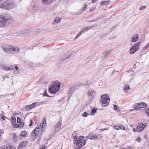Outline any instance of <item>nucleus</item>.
<instances>
[{
	"label": "nucleus",
	"mask_w": 149,
	"mask_h": 149,
	"mask_svg": "<svg viewBox=\"0 0 149 149\" xmlns=\"http://www.w3.org/2000/svg\"><path fill=\"white\" fill-rule=\"evenodd\" d=\"M35 131H34V130H33L31 134V137H33L34 139H36L39 136L38 134L35 133Z\"/></svg>",
	"instance_id": "nucleus-13"
},
{
	"label": "nucleus",
	"mask_w": 149,
	"mask_h": 149,
	"mask_svg": "<svg viewBox=\"0 0 149 149\" xmlns=\"http://www.w3.org/2000/svg\"><path fill=\"white\" fill-rule=\"evenodd\" d=\"M41 128V125L40 124V125H38L37 127L34 129V131H36V130H40Z\"/></svg>",
	"instance_id": "nucleus-32"
},
{
	"label": "nucleus",
	"mask_w": 149,
	"mask_h": 149,
	"mask_svg": "<svg viewBox=\"0 0 149 149\" xmlns=\"http://www.w3.org/2000/svg\"><path fill=\"white\" fill-rule=\"evenodd\" d=\"M92 0V3H94L96 1H97L98 0Z\"/></svg>",
	"instance_id": "nucleus-63"
},
{
	"label": "nucleus",
	"mask_w": 149,
	"mask_h": 149,
	"mask_svg": "<svg viewBox=\"0 0 149 149\" xmlns=\"http://www.w3.org/2000/svg\"><path fill=\"white\" fill-rule=\"evenodd\" d=\"M9 147L10 148H8V149H15V148L14 147H11L10 146H9Z\"/></svg>",
	"instance_id": "nucleus-61"
},
{
	"label": "nucleus",
	"mask_w": 149,
	"mask_h": 149,
	"mask_svg": "<svg viewBox=\"0 0 149 149\" xmlns=\"http://www.w3.org/2000/svg\"><path fill=\"white\" fill-rule=\"evenodd\" d=\"M27 134V132L26 131H22L20 134V136H23L25 137Z\"/></svg>",
	"instance_id": "nucleus-23"
},
{
	"label": "nucleus",
	"mask_w": 149,
	"mask_h": 149,
	"mask_svg": "<svg viewBox=\"0 0 149 149\" xmlns=\"http://www.w3.org/2000/svg\"><path fill=\"white\" fill-rule=\"evenodd\" d=\"M6 77H8V76H7L6 75L5 76H3V80H4L5 79V78H6Z\"/></svg>",
	"instance_id": "nucleus-62"
},
{
	"label": "nucleus",
	"mask_w": 149,
	"mask_h": 149,
	"mask_svg": "<svg viewBox=\"0 0 149 149\" xmlns=\"http://www.w3.org/2000/svg\"><path fill=\"white\" fill-rule=\"evenodd\" d=\"M101 102L102 103L104 104H106L105 106L108 105L109 102L110 98L108 95L105 94L102 95L101 97Z\"/></svg>",
	"instance_id": "nucleus-4"
},
{
	"label": "nucleus",
	"mask_w": 149,
	"mask_h": 149,
	"mask_svg": "<svg viewBox=\"0 0 149 149\" xmlns=\"http://www.w3.org/2000/svg\"><path fill=\"white\" fill-rule=\"evenodd\" d=\"M110 2V1L109 0L103 1L100 3V5L102 6L107 5H109Z\"/></svg>",
	"instance_id": "nucleus-18"
},
{
	"label": "nucleus",
	"mask_w": 149,
	"mask_h": 149,
	"mask_svg": "<svg viewBox=\"0 0 149 149\" xmlns=\"http://www.w3.org/2000/svg\"><path fill=\"white\" fill-rule=\"evenodd\" d=\"M83 146L84 144H82V143H81L79 146V149H80Z\"/></svg>",
	"instance_id": "nucleus-55"
},
{
	"label": "nucleus",
	"mask_w": 149,
	"mask_h": 149,
	"mask_svg": "<svg viewBox=\"0 0 149 149\" xmlns=\"http://www.w3.org/2000/svg\"><path fill=\"white\" fill-rule=\"evenodd\" d=\"M110 51L106 52L103 53V55L104 56H107L108 54H109L110 53Z\"/></svg>",
	"instance_id": "nucleus-35"
},
{
	"label": "nucleus",
	"mask_w": 149,
	"mask_h": 149,
	"mask_svg": "<svg viewBox=\"0 0 149 149\" xmlns=\"http://www.w3.org/2000/svg\"><path fill=\"white\" fill-rule=\"evenodd\" d=\"M88 116V113L86 112H84L82 115V116L84 117H86Z\"/></svg>",
	"instance_id": "nucleus-40"
},
{
	"label": "nucleus",
	"mask_w": 149,
	"mask_h": 149,
	"mask_svg": "<svg viewBox=\"0 0 149 149\" xmlns=\"http://www.w3.org/2000/svg\"><path fill=\"white\" fill-rule=\"evenodd\" d=\"M97 111V109H95L94 108L93 109L91 112L90 115H94L95 114V113H96V111Z\"/></svg>",
	"instance_id": "nucleus-25"
},
{
	"label": "nucleus",
	"mask_w": 149,
	"mask_h": 149,
	"mask_svg": "<svg viewBox=\"0 0 149 149\" xmlns=\"http://www.w3.org/2000/svg\"><path fill=\"white\" fill-rule=\"evenodd\" d=\"M31 123L29 124V126H32V124L33 123V120L32 119H30V120Z\"/></svg>",
	"instance_id": "nucleus-52"
},
{
	"label": "nucleus",
	"mask_w": 149,
	"mask_h": 149,
	"mask_svg": "<svg viewBox=\"0 0 149 149\" xmlns=\"http://www.w3.org/2000/svg\"><path fill=\"white\" fill-rule=\"evenodd\" d=\"M88 81H86V82H85L83 83H80L79 86H85L88 85Z\"/></svg>",
	"instance_id": "nucleus-28"
},
{
	"label": "nucleus",
	"mask_w": 149,
	"mask_h": 149,
	"mask_svg": "<svg viewBox=\"0 0 149 149\" xmlns=\"http://www.w3.org/2000/svg\"><path fill=\"white\" fill-rule=\"evenodd\" d=\"M19 128H21L24 126V123L23 122H21L19 124H18Z\"/></svg>",
	"instance_id": "nucleus-31"
},
{
	"label": "nucleus",
	"mask_w": 149,
	"mask_h": 149,
	"mask_svg": "<svg viewBox=\"0 0 149 149\" xmlns=\"http://www.w3.org/2000/svg\"><path fill=\"white\" fill-rule=\"evenodd\" d=\"M87 95L89 96L92 97L95 95V92L92 90H89L87 92Z\"/></svg>",
	"instance_id": "nucleus-12"
},
{
	"label": "nucleus",
	"mask_w": 149,
	"mask_h": 149,
	"mask_svg": "<svg viewBox=\"0 0 149 149\" xmlns=\"http://www.w3.org/2000/svg\"><path fill=\"white\" fill-rule=\"evenodd\" d=\"M27 143L28 142L27 141H22L20 143L18 147V149H20L21 148L26 147L27 146Z\"/></svg>",
	"instance_id": "nucleus-9"
},
{
	"label": "nucleus",
	"mask_w": 149,
	"mask_h": 149,
	"mask_svg": "<svg viewBox=\"0 0 149 149\" xmlns=\"http://www.w3.org/2000/svg\"><path fill=\"white\" fill-rule=\"evenodd\" d=\"M61 19L58 17H57L54 18V21L52 23L53 25H56V23H59Z\"/></svg>",
	"instance_id": "nucleus-15"
},
{
	"label": "nucleus",
	"mask_w": 149,
	"mask_h": 149,
	"mask_svg": "<svg viewBox=\"0 0 149 149\" xmlns=\"http://www.w3.org/2000/svg\"><path fill=\"white\" fill-rule=\"evenodd\" d=\"M33 103L35 104V107L36 106L37 107H38L42 104H46V103L45 101H44L40 102H35Z\"/></svg>",
	"instance_id": "nucleus-16"
},
{
	"label": "nucleus",
	"mask_w": 149,
	"mask_h": 149,
	"mask_svg": "<svg viewBox=\"0 0 149 149\" xmlns=\"http://www.w3.org/2000/svg\"><path fill=\"white\" fill-rule=\"evenodd\" d=\"M81 143H82V144H84V145H85L86 143V140L84 139L83 140V142Z\"/></svg>",
	"instance_id": "nucleus-56"
},
{
	"label": "nucleus",
	"mask_w": 149,
	"mask_h": 149,
	"mask_svg": "<svg viewBox=\"0 0 149 149\" xmlns=\"http://www.w3.org/2000/svg\"><path fill=\"white\" fill-rule=\"evenodd\" d=\"M10 68L11 69L10 70V71L13 70H14L15 69V68L14 67V66H10Z\"/></svg>",
	"instance_id": "nucleus-57"
},
{
	"label": "nucleus",
	"mask_w": 149,
	"mask_h": 149,
	"mask_svg": "<svg viewBox=\"0 0 149 149\" xmlns=\"http://www.w3.org/2000/svg\"><path fill=\"white\" fill-rule=\"evenodd\" d=\"M84 32L82 30L79 33H78L76 36L74 38V39H77L78 37H79L81 34H82Z\"/></svg>",
	"instance_id": "nucleus-24"
},
{
	"label": "nucleus",
	"mask_w": 149,
	"mask_h": 149,
	"mask_svg": "<svg viewBox=\"0 0 149 149\" xmlns=\"http://www.w3.org/2000/svg\"><path fill=\"white\" fill-rule=\"evenodd\" d=\"M9 145H4L1 147V149H8V148H10L9 147Z\"/></svg>",
	"instance_id": "nucleus-30"
},
{
	"label": "nucleus",
	"mask_w": 149,
	"mask_h": 149,
	"mask_svg": "<svg viewBox=\"0 0 149 149\" xmlns=\"http://www.w3.org/2000/svg\"><path fill=\"white\" fill-rule=\"evenodd\" d=\"M84 136H81L78 138L77 141L76 143H74L76 145H79L81 142L82 140L84 139Z\"/></svg>",
	"instance_id": "nucleus-11"
},
{
	"label": "nucleus",
	"mask_w": 149,
	"mask_h": 149,
	"mask_svg": "<svg viewBox=\"0 0 149 149\" xmlns=\"http://www.w3.org/2000/svg\"><path fill=\"white\" fill-rule=\"evenodd\" d=\"M130 88V87L129 86L126 85L125 87L124 88V90H127L129 89Z\"/></svg>",
	"instance_id": "nucleus-42"
},
{
	"label": "nucleus",
	"mask_w": 149,
	"mask_h": 149,
	"mask_svg": "<svg viewBox=\"0 0 149 149\" xmlns=\"http://www.w3.org/2000/svg\"><path fill=\"white\" fill-rule=\"evenodd\" d=\"M62 121L60 120L59 121L58 123L55 126L54 129L55 130H56L57 128H59L61 127Z\"/></svg>",
	"instance_id": "nucleus-21"
},
{
	"label": "nucleus",
	"mask_w": 149,
	"mask_h": 149,
	"mask_svg": "<svg viewBox=\"0 0 149 149\" xmlns=\"http://www.w3.org/2000/svg\"><path fill=\"white\" fill-rule=\"evenodd\" d=\"M119 126L115 125V126H114L113 127L115 129H116L117 130H118L120 129V128H119Z\"/></svg>",
	"instance_id": "nucleus-51"
},
{
	"label": "nucleus",
	"mask_w": 149,
	"mask_h": 149,
	"mask_svg": "<svg viewBox=\"0 0 149 149\" xmlns=\"http://www.w3.org/2000/svg\"><path fill=\"white\" fill-rule=\"evenodd\" d=\"M46 127V125H42V126L41 131L42 133L45 131Z\"/></svg>",
	"instance_id": "nucleus-33"
},
{
	"label": "nucleus",
	"mask_w": 149,
	"mask_h": 149,
	"mask_svg": "<svg viewBox=\"0 0 149 149\" xmlns=\"http://www.w3.org/2000/svg\"><path fill=\"white\" fill-rule=\"evenodd\" d=\"M14 6V4L13 3H8L7 1L3 2L0 5V8L6 10L13 8Z\"/></svg>",
	"instance_id": "nucleus-3"
},
{
	"label": "nucleus",
	"mask_w": 149,
	"mask_h": 149,
	"mask_svg": "<svg viewBox=\"0 0 149 149\" xmlns=\"http://www.w3.org/2000/svg\"><path fill=\"white\" fill-rule=\"evenodd\" d=\"M141 106V108H146L148 107V105L145 102H140Z\"/></svg>",
	"instance_id": "nucleus-22"
},
{
	"label": "nucleus",
	"mask_w": 149,
	"mask_h": 149,
	"mask_svg": "<svg viewBox=\"0 0 149 149\" xmlns=\"http://www.w3.org/2000/svg\"><path fill=\"white\" fill-rule=\"evenodd\" d=\"M147 124L146 123H145L144 124L141 123L139 124L136 128V131L138 132H140L143 130L145 127L146 125Z\"/></svg>",
	"instance_id": "nucleus-6"
},
{
	"label": "nucleus",
	"mask_w": 149,
	"mask_h": 149,
	"mask_svg": "<svg viewBox=\"0 0 149 149\" xmlns=\"http://www.w3.org/2000/svg\"><path fill=\"white\" fill-rule=\"evenodd\" d=\"M12 122L13 123H14L16 122V120L15 117H13L11 118Z\"/></svg>",
	"instance_id": "nucleus-34"
},
{
	"label": "nucleus",
	"mask_w": 149,
	"mask_h": 149,
	"mask_svg": "<svg viewBox=\"0 0 149 149\" xmlns=\"http://www.w3.org/2000/svg\"><path fill=\"white\" fill-rule=\"evenodd\" d=\"M49 91L52 93H55L58 91V90H57L56 87L53 86L50 87L49 88Z\"/></svg>",
	"instance_id": "nucleus-10"
},
{
	"label": "nucleus",
	"mask_w": 149,
	"mask_h": 149,
	"mask_svg": "<svg viewBox=\"0 0 149 149\" xmlns=\"http://www.w3.org/2000/svg\"><path fill=\"white\" fill-rule=\"evenodd\" d=\"M78 139L76 135H75L73 137L74 141L75 143V142L77 141Z\"/></svg>",
	"instance_id": "nucleus-39"
},
{
	"label": "nucleus",
	"mask_w": 149,
	"mask_h": 149,
	"mask_svg": "<svg viewBox=\"0 0 149 149\" xmlns=\"http://www.w3.org/2000/svg\"><path fill=\"white\" fill-rule=\"evenodd\" d=\"M141 103H136L134 104L133 105V107L135 109H138L141 108Z\"/></svg>",
	"instance_id": "nucleus-19"
},
{
	"label": "nucleus",
	"mask_w": 149,
	"mask_h": 149,
	"mask_svg": "<svg viewBox=\"0 0 149 149\" xmlns=\"http://www.w3.org/2000/svg\"><path fill=\"white\" fill-rule=\"evenodd\" d=\"M18 125L17 124H15L14 127L15 128H19Z\"/></svg>",
	"instance_id": "nucleus-58"
},
{
	"label": "nucleus",
	"mask_w": 149,
	"mask_h": 149,
	"mask_svg": "<svg viewBox=\"0 0 149 149\" xmlns=\"http://www.w3.org/2000/svg\"><path fill=\"white\" fill-rule=\"evenodd\" d=\"M42 123L44 125H46V122L45 118H44L42 120Z\"/></svg>",
	"instance_id": "nucleus-43"
},
{
	"label": "nucleus",
	"mask_w": 149,
	"mask_h": 149,
	"mask_svg": "<svg viewBox=\"0 0 149 149\" xmlns=\"http://www.w3.org/2000/svg\"><path fill=\"white\" fill-rule=\"evenodd\" d=\"M75 87L74 86L70 87L68 92V94H69L73 93L75 90Z\"/></svg>",
	"instance_id": "nucleus-14"
},
{
	"label": "nucleus",
	"mask_w": 149,
	"mask_h": 149,
	"mask_svg": "<svg viewBox=\"0 0 149 149\" xmlns=\"http://www.w3.org/2000/svg\"><path fill=\"white\" fill-rule=\"evenodd\" d=\"M127 149H132L131 146H127Z\"/></svg>",
	"instance_id": "nucleus-64"
},
{
	"label": "nucleus",
	"mask_w": 149,
	"mask_h": 149,
	"mask_svg": "<svg viewBox=\"0 0 149 149\" xmlns=\"http://www.w3.org/2000/svg\"><path fill=\"white\" fill-rule=\"evenodd\" d=\"M43 95L44 96H46V97H50V96H49L47 93V91H46V90H45L44 93H43Z\"/></svg>",
	"instance_id": "nucleus-46"
},
{
	"label": "nucleus",
	"mask_w": 149,
	"mask_h": 149,
	"mask_svg": "<svg viewBox=\"0 0 149 149\" xmlns=\"http://www.w3.org/2000/svg\"><path fill=\"white\" fill-rule=\"evenodd\" d=\"M0 117H1V118L3 120H4L6 119V117L3 115L1 116L0 115Z\"/></svg>",
	"instance_id": "nucleus-49"
},
{
	"label": "nucleus",
	"mask_w": 149,
	"mask_h": 149,
	"mask_svg": "<svg viewBox=\"0 0 149 149\" xmlns=\"http://www.w3.org/2000/svg\"><path fill=\"white\" fill-rule=\"evenodd\" d=\"M42 2L45 5L51 4L49 2V0H42Z\"/></svg>",
	"instance_id": "nucleus-26"
},
{
	"label": "nucleus",
	"mask_w": 149,
	"mask_h": 149,
	"mask_svg": "<svg viewBox=\"0 0 149 149\" xmlns=\"http://www.w3.org/2000/svg\"><path fill=\"white\" fill-rule=\"evenodd\" d=\"M96 8V7H93L91 8L90 10L89 11V13H91L92 12L94 11V10H95V9Z\"/></svg>",
	"instance_id": "nucleus-38"
},
{
	"label": "nucleus",
	"mask_w": 149,
	"mask_h": 149,
	"mask_svg": "<svg viewBox=\"0 0 149 149\" xmlns=\"http://www.w3.org/2000/svg\"><path fill=\"white\" fill-rule=\"evenodd\" d=\"M2 48L6 52L9 54L13 52L15 53H16L19 51L18 47H13L10 45L3 46Z\"/></svg>",
	"instance_id": "nucleus-2"
},
{
	"label": "nucleus",
	"mask_w": 149,
	"mask_h": 149,
	"mask_svg": "<svg viewBox=\"0 0 149 149\" xmlns=\"http://www.w3.org/2000/svg\"><path fill=\"white\" fill-rule=\"evenodd\" d=\"M146 8V6H141L139 9L140 10H143L145 9Z\"/></svg>",
	"instance_id": "nucleus-48"
},
{
	"label": "nucleus",
	"mask_w": 149,
	"mask_h": 149,
	"mask_svg": "<svg viewBox=\"0 0 149 149\" xmlns=\"http://www.w3.org/2000/svg\"><path fill=\"white\" fill-rule=\"evenodd\" d=\"M12 21L10 15L6 14L0 16V27L6 26Z\"/></svg>",
	"instance_id": "nucleus-1"
},
{
	"label": "nucleus",
	"mask_w": 149,
	"mask_h": 149,
	"mask_svg": "<svg viewBox=\"0 0 149 149\" xmlns=\"http://www.w3.org/2000/svg\"><path fill=\"white\" fill-rule=\"evenodd\" d=\"M49 2L50 3H51V4L53 2L55 1V0H49Z\"/></svg>",
	"instance_id": "nucleus-59"
},
{
	"label": "nucleus",
	"mask_w": 149,
	"mask_h": 149,
	"mask_svg": "<svg viewBox=\"0 0 149 149\" xmlns=\"http://www.w3.org/2000/svg\"><path fill=\"white\" fill-rule=\"evenodd\" d=\"M71 55V54H70V55H68L67 56H66L65 57H64V58H63V59L62 60V61H63V60H66L68 58H69L70 57V56Z\"/></svg>",
	"instance_id": "nucleus-44"
},
{
	"label": "nucleus",
	"mask_w": 149,
	"mask_h": 149,
	"mask_svg": "<svg viewBox=\"0 0 149 149\" xmlns=\"http://www.w3.org/2000/svg\"><path fill=\"white\" fill-rule=\"evenodd\" d=\"M114 109L116 111H117L119 110L118 107L116 105L114 106Z\"/></svg>",
	"instance_id": "nucleus-47"
},
{
	"label": "nucleus",
	"mask_w": 149,
	"mask_h": 149,
	"mask_svg": "<svg viewBox=\"0 0 149 149\" xmlns=\"http://www.w3.org/2000/svg\"><path fill=\"white\" fill-rule=\"evenodd\" d=\"M141 140V138L139 136H137L136 139L135 141H138Z\"/></svg>",
	"instance_id": "nucleus-50"
},
{
	"label": "nucleus",
	"mask_w": 149,
	"mask_h": 149,
	"mask_svg": "<svg viewBox=\"0 0 149 149\" xmlns=\"http://www.w3.org/2000/svg\"><path fill=\"white\" fill-rule=\"evenodd\" d=\"M17 123H21V122L22 121V120H21V118H19V117H17Z\"/></svg>",
	"instance_id": "nucleus-41"
},
{
	"label": "nucleus",
	"mask_w": 149,
	"mask_h": 149,
	"mask_svg": "<svg viewBox=\"0 0 149 149\" xmlns=\"http://www.w3.org/2000/svg\"><path fill=\"white\" fill-rule=\"evenodd\" d=\"M40 131V130H36V131H35V132L38 134V135H39Z\"/></svg>",
	"instance_id": "nucleus-54"
},
{
	"label": "nucleus",
	"mask_w": 149,
	"mask_h": 149,
	"mask_svg": "<svg viewBox=\"0 0 149 149\" xmlns=\"http://www.w3.org/2000/svg\"><path fill=\"white\" fill-rule=\"evenodd\" d=\"M119 128H120V129H121L123 130H125V127L122 125H120L119 126Z\"/></svg>",
	"instance_id": "nucleus-45"
},
{
	"label": "nucleus",
	"mask_w": 149,
	"mask_h": 149,
	"mask_svg": "<svg viewBox=\"0 0 149 149\" xmlns=\"http://www.w3.org/2000/svg\"><path fill=\"white\" fill-rule=\"evenodd\" d=\"M3 69L6 71H10V70L11 69L9 68H8L5 66H3Z\"/></svg>",
	"instance_id": "nucleus-29"
},
{
	"label": "nucleus",
	"mask_w": 149,
	"mask_h": 149,
	"mask_svg": "<svg viewBox=\"0 0 149 149\" xmlns=\"http://www.w3.org/2000/svg\"><path fill=\"white\" fill-rule=\"evenodd\" d=\"M91 28L90 27H86L82 31H83L84 33L85 32L87 31H88L89 30L91 29Z\"/></svg>",
	"instance_id": "nucleus-36"
},
{
	"label": "nucleus",
	"mask_w": 149,
	"mask_h": 149,
	"mask_svg": "<svg viewBox=\"0 0 149 149\" xmlns=\"http://www.w3.org/2000/svg\"><path fill=\"white\" fill-rule=\"evenodd\" d=\"M145 111L147 115L149 116V108L145 109Z\"/></svg>",
	"instance_id": "nucleus-37"
},
{
	"label": "nucleus",
	"mask_w": 149,
	"mask_h": 149,
	"mask_svg": "<svg viewBox=\"0 0 149 149\" xmlns=\"http://www.w3.org/2000/svg\"><path fill=\"white\" fill-rule=\"evenodd\" d=\"M87 7V5H86V3H85L84 5L81 9V10L82 11H83L85 10Z\"/></svg>",
	"instance_id": "nucleus-27"
},
{
	"label": "nucleus",
	"mask_w": 149,
	"mask_h": 149,
	"mask_svg": "<svg viewBox=\"0 0 149 149\" xmlns=\"http://www.w3.org/2000/svg\"><path fill=\"white\" fill-rule=\"evenodd\" d=\"M17 137V134H16L15 133L14 134L13 138H16Z\"/></svg>",
	"instance_id": "nucleus-60"
},
{
	"label": "nucleus",
	"mask_w": 149,
	"mask_h": 149,
	"mask_svg": "<svg viewBox=\"0 0 149 149\" xmlns=\"http://www.w3.org/2000/svg\"><path fill=\"white\" fill-rule=\"evenodd\" d=\"M53 86L56 87L57 90H59V88L60 87V83L59 82H54L53 84Z\"/></svg>",
	"instance_id": "nucleus-17"
},
{
	"label": "nucleus",
	"mask_w": 149,
	"mask_h": 149,
	"mask_svg": "<svg viewBox=\"0 0 149 149\" xmlns=\"http://www.w3.org/2000/svg\"><path fill=\"white\" fill-rule=\"evenodd\" d=\"M98 136L97 135V134H94L93 133H91L88 134L87 136V138L91 140H96Z\"/></svg>",
	"instance_id": "nucleus-7"
},
{
	"label": "nucleus",
	"mask_w": 149,
	"mask_h": 149,
	"mask_svg": "<svg viewBox=\"0 0 149 149\" xmlns=\"http://www.w3.org/2000/svg\"><path fill=\"white\" fill-rule=\"evenodd\" d=\"M35 107V104L33 103L30 105H27L24 107V109L25 111H29Z\"/></svg>",
	"instance_id": "nucleus-8"
},
{
	"label": "nucleus",
	"mask_w": 149,
	"mask_h": 149,
	"mask_svg": "<svg viewBox=\"0 0 149 149\" xmlns=\"http://www.w3.org/2000/svg\"><path fill=\"white\" fill-rule=\"evenodd\" d=\"M131 41L132 42H135L136 41L139 39L138 36H136L133 37L131 38Z\"/></svg>",
	"instance_id": "nucleus-20"
},
{
	"label": "nucleus",
	"mask_w": 149,
	"mask_h": 149,
	"mask_svg": "<svg viewBox=\"0 0 149 149\" xmlns=\"http://www.w3.org/2000/svg\"><path fill=\"white\" fill-rule=\"evenodd\" d=\"M140 46L139 42L135 43L134 45L130 49V52L131 54H133L137 51L139 49Z\"/></svg>",
	"instance_id": "nucleus-5"
},
{
	"label": "nucleus",
	"mask_w": 149,
	"mask_h": 149,
	"mask_svg": "<svg viewBox=\"0 0 149 149\" xmlns=\"http://www.w3.org/2000/svg\"><path fill=\"white\" fill-rule=\"evenodd\" d=\"M149 47V43L146 45L144 47V49H146Z\"/></svg>",
	"instance_id": "nucleus-53"
}]
</instances>
